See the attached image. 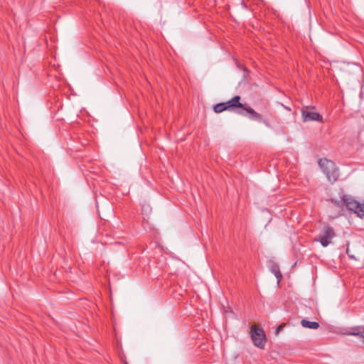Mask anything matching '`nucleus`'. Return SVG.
I'll use <instances>...</instances> for the list:
<instances>
[{
    "mask_svg": "<svg viewBox=\"0 0 364 364\" xmlns=\"http://www.w3.org/2000/svg\"><path fill=\"white\" fill-rule=\"evenodd\" d=\"M240 97L237 95L230 99V100L225 102V107L228 111H235L236 108H239L236 113L244 116L248 117L252 120L257 122H263L262 116L259 113L257 112L254 109L247 105H243L240 102Z\"/></svg>",
    "mask_w": 364,
    "mask_h": 364,
    "instance_id": "1",
    "label": "nucleus"
},
{
    "mask_svg": "<svg viewBox=\"0 0 364 364\" xmlns=\"http://www.w3.org/2000/svg\"><path fill=\"white\" fill-rule=\"evenodd\" d=\"M318 165L331 183L337 181L338 173L335 164L332 161L326 158L321 159L318 161Z\"/></svg>",
    "mask_w": 364,
    "mask_h": 364,
    "instance_id": "2",
    "label": "nucleus"
},
{
    "mask_svg": "<svg viewBox=\"0 0 364 364\" xmlns=\"http://www.w3.org/2000/svg\"><path fill=\"white\" fill-rule=\"evenodd\" d=\"M251 338L254 344L259 348H264L266 336L262 328L254 325L251 328Z\"/></svg>",
    "mask_w": 364,
    "mask_h": 364,
    "instance_id": "3",
    "label": "nucleus"
},
{
    "mask_svg": "<svg viewBox=\"0 0 364 364\" xmlns=\"http://www.w3.org/2000/svg\"><path fill=\"white\" fill-rule=\"evenodd\" d=\"M335 235L336 234L333 229L329 225H326L322 232L319 235L318 239L316 240L319 241L323 247H327L331 243V240Z\"/></svg>",
    "mask_w": 364,
    "mask_h": 364,
    "instance_id": "4",
    "label": "nucleus"
},
{
    "mask_svg": "<svg viewBox=\"0 0 364 364\" xmlns=\"http://www.w3.org/2000/svg\"><path fill=\"white\" fill-rule=\"evenodd\" d=\"M301 116L304 122H311V121H322V116L314 111V108H311L309 107H304L301 109Z\"/></svg>",
    "mask_w": 364,
    "mask_h": 364,
    "instance_id": "5",
    "label": "nucleus"
},
{
    "mask_svg": "<svg viewBox=\"0 0 364 364\" xmlns=\"http://www.w3.org/2000/svg\"><path fill=\"white\" fill-rule=\"evenodd\" d=\"M345 203H346L348 208L350 210L353 211V212H355V210L358 209V208L359 207V203H360L357 200L352 199V198L346 199Z\"/></svg>",
    "mask_w": 364,
    "mask_h": 364,
    "instance_id": "6",
    "label": "nucleus"
},
{
    "mask_svg": "<svg viewBox=\"0 0 364 364\" xmlns=\"http://www.w3.org/2000/svg\"><path fill=\"white\" fill-rule=\"evenodd\" d=\"M301 324L304 328L317 329L319 327V323L316 321H309L306 319H302Z\"/></svg>",
    "mask_w": 364,
    "mask_h": 364,
    "instance_id": "7",
    "label": "nucleus"
},
{
    "mask_svg": "<svg viewBox=\"0 0 364 364\" xmlns=\"http://www.w3.org/2000/svg\"><path fill=\"white\" fill-rule=\"evenodd\" d=\"M271 271L277 277V282L279 283L282 277V275L279 271V267L277 265H273L271 268Z\"/></svg>",
    "mask_w": 364,
    "mask_h": 364,
    "instance_id": "8",
    "label": "nucleus"
},
{
    "mask_svg": "<svg viewBox=\"0 0 364 364\" xmlns=\"http://www.w3.org/2000/svg\"><path fill=\"white\" fill-rule=\"evenodd\" d=\"M213 110L216 113H221V112H223L224 111H226L227 109L225 107V103L224 102H221V103H218V104L215 105L213 107Z\"/></svg>",
    "mask_w": 364,
    "mask_h": 364,
    "instance_id": "9",
    "label": "nucleus"
},
{
    "mask_svg": "<svg viewBox=\"0 0 364 364\" xmlns=\"http://www.w3.org/2000/svg\"><path fill=\"white\" fill-rule=\"evenodd\" d=\"M356 213L359 217L362 218L364 216V204L359 203V207L358 209L355 210L354 212Z\"/></svg>",
    "mask_w": 364,
    "mask_h": 364,
    "instance_id": "10",
    "label": "nucleus"
},
{
    "mask_svg": "<svg viewBox=\"0 0 364 364\" xmlns=\"http://www.w3.org/2000/svg\"><path fill=\"white\" fill-rule=\"evenodd\" d=\"M284 326V324H281V325H279V326L277 328V329H276V331H275V334H276V335H278V334H279V333L282 331V329H283Z\"/></svg>",
    "mask_w": 364,
    "mask_h": 364,
    "instance_id": "11",
    "label": "nucleus"
},
{
    "mask_svg": "<svg viewBox=\"0 0 364 364\" xmlns=\"http://www.w3.org/2000/svg\"><path fill=\"white\" fill-rule=\"evenodd\" d=\"M125 364H128L127 363H126Z\"/></svg>",
    "mask_w": 364,
    "mask_h": 364,
    "instance_id": "12",
    "label": "nucleus"
}]
</instances>
